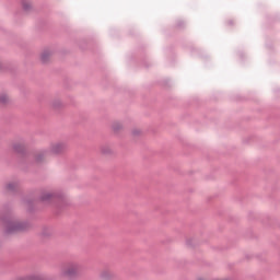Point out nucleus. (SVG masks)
Wrapping results in <instances>:
<instances>
[{
    "label": "nucleus",
    "instance_id": "f257e3e1",
    "mask_svg": "<svg viewBox=\"0 0 280 280\" xmlns=\"http://www.w3.org/2000/svg\"><path fill=\"white\" fill-rule=\"evenodd\" d=\"M61 275L63 277H78V275H80V266L72 264V265H68L66 266L62 271Z\"/></svg>",
    "mask_w": 280,
    "mask_h": 280
},
{
    "label": "nucleus",
    "instance_id": "20e7f679",
    "mask_svg": "<svg viewBox=\"0 0 280 280\" xmlns=\"http://www.w3.org/2000/svg\"><path fill=\"white\" fill-rule=\"evenodd\" d=\"M0 102L5 104V102H8V96L5 94L0 95Z\"/></svg>",
    "mask_w": 280,
    "mask_h": 280
},
{
    "label": "nucleus",
    "instance_id": "39448f33",
    "mask_svg": "<svg viewBox=\"0 0 280 280\" xmlns=\"http://www.w3.org/2000/svg\"><path fill=\"white\" fill-rule=\"evenodd\" d=\"M49 198H51V194L46 192V194L42 197V200H49Z\"/></svg>",
    "mask_w": 280,
    "mask_h": 280
},
{
    "label": "nucleus",
    "instance_id": "7ed1b4c3",
    "mask_svg": "<svg viewBox=\"0 0 280 280\" xmlns=\"http://www.w3.org/2000/svg\"><path fill=\"white\" fill-rule=\"evenodd\" d=\"M49 58H51V51L49 50H44L40 55V60L42 62H47V60H49Z\"/></svg>",
    "mask_w": 280,
    "mask_h": 280
},
{
    "label": "nucleus",
    "instance_id": "423d86ee",
    "mask_svg": "<svg viewBox=\"0 0 280 280\" xmlns=\"http://www.w3.org/2000/svg\"><path fill=\"white\" fill-rule=\"evenodd\" d=\"M40 156H45V153H39L36 158L37 161H40Z\"/></svg>",
    "mask_w": 280,
    "mask_h": 280
},
{
    "label": "nucleus",
    "instance_id": "f03ea898",
    "mask_svg": "<svg viewBox=\"0 0 280 280\" xmlns=\"http://www.w3.org/2000/svg\"><path fill=\"white\" fill-rule=\"evenodd\" d=\"M66 148L67 147L62 143H56V144H52L51 152L52 154H60V152H65Z\"/></svg>",
    "mask_w": 280,
    "mask_h": 280
}]
</instances>
